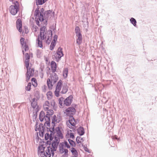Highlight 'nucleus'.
Here are the masks:
<instances>
[{
    "mask_svg": "<svg viewBox=\"0 0 157 157\" xmlns=\"http://www.w3.org/2000/svg\"><path fill=\"white\" fill-rule=\"evenodd\" d=\"M77 106V104H72L71 107H68L65 110L64 113H66L67 116L69 117H72L76 113L75 108Z\"/></svg>",
    "mask_w": 157,
    "mask_h": 157,
    "instance_id": "1",
    "label": "nucleus"
},
{
    "mask_svg": "<svg viewBox=\"0 0 157 157\" xmlns=\"http://www.w3.org/2000/svg\"><path fill=\"white\" fill-rule=\"evenodd\" d=\"M73 96L72 95H69L63 101V104L67 106H69L71 105L73 101Z\"/></svg>",
    "mask_w": 157,
    "mask_h": 157,
    "instance_id": "2",
    "label": "nucleus"
},
{
    "mask_svg": "<svg viewBox=\"0 0 157 157\" xmlns=\"http://www.w3.org/2000/svg\"><path fill=\"white\" fill-rule=\"evenodd\" d=\"M25 60L24 61V66L26 67H28L29 66L30 56L28 53H26L25 54Z\"/></svg>",
    "mask_w": 157,
    "mask_h": 157,
    "instance_id": "3",
    "label": "nucleus"
},
{
    "mask_svg": "<svg viewBox=\"0 0 157 157\" xmlns=\"http://www.w3.org/2000/svg\"><path fill=\"white\" fill-rule=\"evenodd\" d=\"M16 26L18 31L21 33L22 32V22L20 18L17 19L16 22Z\"/></svg>",
    "mask_w": 157,
    "mask_h": 157,
    "instance_id": "4",
    "label": "nucleus"
},
{
    "mask_svg": "<svg viewBox=\"0 0 157 157\" xmlns=\"http://www.w3.org/2000/svg\"><path fill=\"white\" fill-rule=\"evenodd\" d=\"M61 129L62 128L59 126L56 127V133L58 137L60 138V139H63L64 137L61 130Z\"/></svg>",
    "mask_w": 157,
    "mask_h": 157,
    "instance_id": "5",
    "label": "nucleus"
},
{
    "mask_svg": "<svg viewBox=\"0 0 157 157\" xmlns=\"http://www.w3.org/2000/svg\"><path fill=\"white\" fill-rule=\"evenodd\" d=\"M76 36L77 37V38L76 40V43L78 45H80L82 42V35L81 33H80L76 34Z\"/></svg>",
    "mask_w": 157,
    "mask_h": 157,
    "instance_id": "6",
    "label": "nucleus"
},
{
    "mask_svg": "<svg viewBox=\"0 0 157 157\" xmlns=\"http://www.w3.org/2000/svg\"><path fill=\"white\" fill-rule=\"evenodd\" d=\"M10 13L13 15H16L19 10L17 8H15L13 6L11 5L9 8Z\"/></svg>",
    "mask_w": 157,
    "mask_h": 157,
    "instance_id": "7",
    "label": "nucleus"
},
{
    "mask_svg": "<svg viewBox=\"0 0 157 157\" xmlns=\"http://www.w3.org/2000/svg\"><path fill=\"white\" fill-rule=\"evenodd\" d=\"M51 68L52 73H54L56 71L57 68V64L55 61H52L51 63Z\"/></svg>",
    "mask_w": 157,
    "mask_h": 157,
    "instance_id": "8",
    "label": "nucleus"
},
{
    "mask_svg": "<svg viewBox=\"0 0 157 157\" xmlns=\"http://www.w3.org/2000/svg\"><path fill=\"white\" fill-rule=\"evenodd\" d=\"M77 133L80 136L83 135L85 133L84 128L82 126H80L77 129Z\"/></svg>",
    "mask_w": 157,
    "mask_h": 157,
    "instance_id": "9",
    "label": "nucleus"
},
{
    "mask_svg": "<svg viewBox=\"0 0 157 157\" xmlns=\"http://www.w3.org/2000/svg\"><path fill=\"white\" fill-rule=\"evenodd\" d=\"M63 86V81L62 80H60L57 82L56 84V90H60Z\"/></svg>",
    "mask_w": 157,
    "mask_h": 157,
    "instance_id": "10",
    "label": "nucleus"
},
{
    "mask_svg": "<svg viewBox=\"0 0 157 157\" xmlns=\"http://www.w3.org/2000/svg\"><path fill=\"white\" fill-rule=\"evenodd\" d=\"M51 150H46L45 152L44 151V154H42L41 157H51Z\"/></svg>",
    "mask_w": 157,
    "mask_h": 157,
    "instance_id": "11",
    "label": "nucleus"
},
{
    "mask_svg": "<svg viewBox=\"0 0 157 157\" xmlns=\"http://www.w3.org/2000/svg\"><path fill=\"white\" fill-rule=\"evenodd\" d=\"M68 90V86L66 84H64L63 86L62 90L61 92L62 94H66Z\"/></svg>",
    "mask_w": 157,
    "mask_h": 157,
    "instance_id": "12",
    "label": "nucleus"
},
{
    "mask_svg": "<svg viewBox=\"0 0 157 157\" xmlns=\"http://www.w3.org/2000/svg\"><path fill=\"white\" fill-rule=\"evenodd\" d=\"M48 0H35L36 5H41L44 3Z\"/></svg>",
    "mask_w": 157,
    "mask_h": 157,
    "instance_id": "13",
    "label": "nucleus"
},
{
    "mask_svg": "<svg viewBox=\"0 0 157 157\" xmlns=\"http://www.w3.org/2000/svg\"><path fill=\"white\" fill-rule=\"evenodd\" d=\"M52 10H48L44 12V16L46 19H48L49 17V15L51 14Z\"/></svg>",
    "mask_w": 157,
    "mask_h": 157,
    "instance_id": "14",
    "label": "nucleus"
},
{
    "mask_svg": "<svg viewBox=\"0 0 157 157\" xmlns=\"http://www.w3.org/2000/svg\"><path fill=\"white\" fill-rule=\"evenodd\" d=\"M47 84L48 89L49 90L52 89L53 86V85L52 84V81L50 80V78H48L47 79Z\"/></svg>",
    "mask_w": 157,
    "mask_h": 157,
    "instance_id": "15",
    "label": "nucleus"
},
{
    "mask_svg": "<svg viewBox=\"0 0 157 157\" xmlns=\"http://www.w3.org/2000/svg\"><path fill=\"white\" fill-rule=\"evenodd\" d=\"M60 145H62V147L65 146L68 149H69L71 148L69 144L67 142L66 140H64V142H63L60 143Z\"/></svg>",
    "mask_w": 157,
    "mask_h": 157,
    "instance_id": "16",
    "label": "nucleus"
},
{
    "mask_svg": "<svg viewBox=\"0 0 157 157\" xmlns=\"http://www.w3.org/2000/svg\"><path fill=\"white\" fill-rule=\"evenodd\" d=\"M68 69L66 67L64 68L63 72V76L64 78H67L68 76Z\"/></svg>",
    "mask_w": 157,
    "mask_h": 157,
    "instance_id": "17",
    "label": "nucleus"
},
{
    "mask_svg": "<svg viewBox=\"0 0 157 157\" xmlns=\"http://www.w3.org/2000/svg\"><path fill=\"white\" fill-rule=\"evenodd\" d=\"M51 105L53 107V109L56 111L57 108V105L54 100H52L51 101Z\"/></svg>",
    "mask_w": 157,
    "mask_h": 157,
    "instance_id": "18",
    "label": "nucleus"
},
{
    "mask_svg": "<svg viewBox=\"0 0 157 157\" xmlns=\"http://www.w3.org/2000/svg\"><path fill=\"white\" fill-rule=\"evenodd\" d=\"M130 21L131 23L134 26L136 27L137 22L136 20L134 18L131 17L130 19Z\"/></svg>",
    "mask_w": 157,
    "mask_h": 157,
    "instance_id": "19",
    "label": "nucleus"
},
{
    "mask_svg": "<svg viewBox=\"0 0 157 157\" xmlns=\"http://www.w3.org/2000/svg\"><path fill=\"white\" fill-rule=\"evenodd\" d=\"M46 95L48 100L51 99L53 96L52 93L51 91H49L47 93Z\"/></svg>",
    "mask_w": 157,
    "mask_h": 157,
    "instance_id": "20",
    "label": "nucleus"
},
{
    "mask_svg": "<svg viewBox=\"0 0 157 157\" xmlns=\"http://www.w3.org/2000/svg\"><path fill=\"white\" fill-rule=\"evenodd\" d=\"M71 152L72 153V154L74 155V156H78V152L74 148L71 147Z\"/></svg>",
    "mask_w": 157,
    "mask_h": 157,
    "instance_id": "21",
    "label": "nucleus"
},
{
    "mask_svg": "<svg viewBox=\"0 0 157 157\" xmlns=\"http://www.w3.org/2000/svg\"><path fill=\"white\" fill-rule=\"evenodd\" d=\"M52 126L51 127V133H52V134H53V135H55L56 133V128H55V127L56 126V125L55 124H52Z\"/></svg>",
    "mask_w": 157,
    "mask_h": 157,
    "instance_id": "22",
    "label": "nucleus"
},
{
    "mask_svg": "<svg viewBox=\"0 0 157 157\" xmlns=\"http://www.w3.org/2000/svg\"><path fill=\"white\" fill-rule=\"evenodd\" d=\"M46 33L47 35H48V37L49 36V37H50L51 38H52V31L51 30H48Z\"/></svg>",
    "mask_w": 157,
    "mask_h": 157,
    "instance_id": "23",
    "label": "nucleus"
},
{
    "mask_svg": "<svg viewBox=\"0 0 157 157\" xmlns=\"http://www.w3.org/2000/svg\"><path fill=\"white\" fill-rule=\"evenodd\" d=\"M56 43L52 41L50 46L49 49L50 50H53L56 45Z\"/></svg>",
    "mask_w": 157,
    "mask_h": 157,
    "instance_id": "24",
    "label": "nucleus"
},
{
    "mask_svg": "<svg viewBox=\"0 0 157 157\" xmlns=\"http://www.w3.org/2000/svg\"><path fill=\"white\" fill-rule=\"evenodd\" d=\"M34 96L36 97L37 100H38L40 98V94L39 91L36 90L35 92Z\"/></svg>",
    "mask_w": 157,
    "mask_h": 157,
    "instance_id": "25",
    "label": "nucleus"
},
{
    "mask_svg": "<svg viewBox=\"0 0 157 157\" xmlns=\"http://www.w3.org/2000/svg\"><path fill=\"white\" fill-rule=\"evenodd\" d=\"M40 8V6H37V8L35 10V12L34 14V16L35 17H37L40 11L39 10Z\"/></svg>",
    "mask_w": 157,
    "mask_h": 157,
    "instance_id": "26",
    "label": "nucleus"
},
{
    "mask_svg": "<svg viewBox=\"0 0 157 157\" xmlns=\"http://www.w3.org/2000/svg\"><path fill=\"white\" fill-rule=\"evenodd\" d=\"M63 53H62V54L59 53H56L55 55H54V56L55 58H57L61 59L62 57H63L64 56Z\"/></svg>",
    "mask_w": 157,
    "mask_h": 157,
    "instance_id": "27",
    "label": "nucleus"
},
{
    "mask_svg": "<svg viewBox=\"0 0 157 157\" xmlns=\"http://www.w3.org/2000/svg\"><path fill=\"white\" fill-rule=\"evenodd\" d=\"M63 99L64 98L63 97H61L59 99V107L60 108H62V106L63 101Z\"/></svg>",
    "mask_w": 157,
    "mask_h": 157,
    "instance_id": "28",
    "label": "nucleus"
},
{
    "mask_svg": "<svg viewBox=\"0 0 157 157\" xmlns=\"http://www.w3.org/2000/svg\"><path fill=\"white\" fill-rule=\"evenodd\" d=\"M57 116L56 115H54L52 117V124H55V122L57 121Z\"/></svg>",
    "mask_w": 157,
    "mask_h": 157,
    "instance_id": "29",
    "label": "nucleus"
},
{
    "mask_svg": "<svg viewBox=\"0 0 157 157\" xmlns=\"http://www.w3.org/2000/svg\"><path fill=\"white\" fill-rule=\"evenodd\" d=\"M31 83L29 82L27 84V86H26L25 89L28 91H30L31 89Z\"/></svg>",
    "mask_w": 157,
    "mask_h": 157,
    "instance_id": "30",
    "label": "nucleus"
},
{
    "mask_svg": "<svg viewBox=\"0 0 157 157\" xmlns=\"http://www.w3.org/2000/svg\"><path fill=\"white\" fill-rule=\"evenodd\" d=\"M36 41H37V43L38 44V47H39L40 48H43V44L42 41V40H40V39L38 40V38L36 39Z\"/></svg>",
    "mask_w": 157,
    "mask_h": 157,
    "instance_id": "31",
    "label": "nucleus"
},
{
    "mask_svg": "<svg viewBox=\"0 0 157 157\" xmlns=\"http://www.w3.org/2000/svg\"><path fill=\"white\" fill-rule=\"evenodd\" d=\"M51 80L53 82V84H55L58 80V78H55L54 79V77L52 75H51Z\"/></svg>",
    "mask_w": 157,
    "mask_h": 157,
    "instance_id": "32",
    "label": "nucleus"
},
{
    "mask_svg": "<svg viewBox=\"0 0 157 157\" xmlns=\"http://www.w3.org/2000/svg\"><path fill=\"white\" fill-rule=\"evenodd\" d=\"M82 147H83L84 150L85 151L88 152L89 153L91 152L87 148L86 144L84 145L83 144H82Z\"/></svg>",
    "mask_w": 157,
    "mask_h": 157,
    "instance_id": "33",
    "label": "nucleus"
},
{
    "mask_svg": "<svg viewBox=\"0 0 157 157\" xmlns=\"http://www.w3.org/2000/svg\"><path fill=\"white\" fill-rule=\"evenodd\" d=\"M43 145H40L38 147V153L40 155V154H41V151H42L43 148Z\"/></svg>",
    "mask_w": 157,
    "mask_h": 157,
    "instance_id": "34",
    "label": "nucleus"
},
{
    "mask_svg": "<svg viewBox=\"0 0 157 157\" xmlns=\"http://www.w3.org/2000/svg\"><path fill=\"white\" fill-rule=\"evenodd\" d=\"M25 39L24 38L21 37L20 39V42L21 45L23 46L24 44H26V43L25 41Z\"/></svg>",
    "mask_w": 157,
    "mask_h": 157,
    "instance_id": "35",
    "label": "nucleus"
},
{
    "mask_svg": "<svg viewBox=\"0 0 157 157\" xmlns=\"http://www.w3.org/2000/svg\"><path fill=\"white\" fill-rule=\"evenodd\" d=\"M75 34L81 33L80 28L78 26H76L75 27Z\"/></svg>",
    "mask_w": 157,
    "mask_h": 157,
    "instance_id": "36",
    "label": "nucleus"
},
{
    "mask_svg": "<svg viewBox=\"0 0 157 157\" xmlns=\"http://www.w3.org/2000/svg\"><path fill=\"white\" fill-rule=\"evenodd\" d=\"M26 68V71H28V72H29V73H28V74H29V76L31 78V77H33L34 76V73H32V72H31H31L29 71H30V69L29 68V69H28V67H27V68Z\"/></svg>",
    "mask_w": 157,
    "mask_h": 157,
    "instance_id": "37",
    "label": "nucleus"
},
{
    "mask_svg": "<svg viewBox=\"0 0 157 157\" xmlns=\"http://www.w3.org/2000/svg\"><path fill=\"white\" fill-rule=\"evenodd\" d=\"M45 113L44 112L43 110L41 111L40 113L39 117L44 118L45 117Z\"/></svg>",
    "mask_w": 157,
    "mask_h": 157,
    "instance_id": "38",
    "label": "nucleus"
},
{
    "mask_svg": "<svg viewBox=\"0 0 157 157\" xmlns=\"http://www.w3.org/2000/svg\"><path fill=\"white\" fill-rule=\"evenodd\" d=\"M52 147H57L59 145V144L56 143L55 140H52Z\"/></svg>",
    "mask_w": 157,
    "mask_h": 157,
    "instance_id": "39",
    "label": "nucleus"
},
{
    "mask_svg": "<svg viewBox=\"0 0 157 157\" xmlns=\"http://www.w3.org/2000/svg\"><path fill=\"white\" fill-rule=\"evenodd\" d=\"M56 53H58L61 54L63 53V48L60 47H59L56 51Z\"/></svg>",
    "mask_w": 157,
    "mask_h": 157,
    "instance_id": "40",
    "label": "nucleus"
},
{
    "mask_svg": "<svg viewBox=\"0 0 157 157\" xmlns=\"http://www.w3.org/2000/svg\"><path fill=\"white\" fill-rule=\"evenodd\" d=\"M50 134L48 132H47L44 135V139L45 140H48L49 139V138L50 137Z\"/></svg>",
    "mask_w": 157,
    "mask_h": 157,
    "instance_id": "41",
    "label": "nucleus"
},
{
    "mask_svg": "<svg viewBox=\"0 0 157 157\" xmlns=\"http://www.w3.org/2000/svg\"><path fill=\"white\" fill-rule=\"evenodd\" d=\"M63 147L62 146V145H60L59 144V152L61 154H63L64 152V149L63 148Z\"/></svg>",
    "mask_w": 157,
    "mask_h": 157,
    "instance_id": "42",
    "label": "nucleus"
},
{
    "mask_svg": "<svg viewBox=\"0 0 157 157\" xmlns=\"http://www.w3.org/2000/svg\"><path fill=\"white\" fill-rule=\"evenodd\" d=\"M28 73H29V72H28V71H26V73L25 74V76L26 77V81L27 82L29 81L30 78V77L29 75V74H28Z\"/></svg>",
    "mask_w": 157,
    "mask_h": 157,
    "instance_id": "43",
    "label": "nucleus"
},
{
    "mask_svg": "<svg viewBox=\"0 0 157 157\" xmlns=\"http://www.w3.org/2000/svg\"><path fill=\"white\" fill-rule=\"evenodd\" d=\"M52 39L50 37H47V39L45 40V42L46 44L48 45H49L51 43Z\"/></svg>",
    "mask_w": 157,
    "mask_h": 157,
    "instance_id": "44",
    "label": "nucleus"
},
{
    "mask_svg": "<svg viewBox=\"0 0 157 157\" xmlns=\"http://www.w3.org/2000/svg\"><path fill=\"white\" fill-rule=\"evenodd\" d=\"M60 90H55L54 91V94L56 97H58L59 96V92Z\"/></svg>",
    "mask_w": 157,
    "mask_h": 157,
    "instance_id": "45",
    "label": "nucleus"
},
{
    "mask_svg": "<svg viewBox=\"0 0 157 157\" xmlns=\"http://www.w3.org/2000/svg\"><path fill=\"white\" fill-rule=\"evenodd\" d=\"M41 52L40 51L39 49H37L36 51V56L38 58H40L41 56Z\"/></svg>",
    "mask_w": 157,
    "mask_h": 157,
    "instance_id": "46",
    "label": "nucleus"
},
{
    "mask_svg": "<svg viewBox=\"0 0 157 157\" xmlns=\"http://www.w3.org/2000/svg\"><path fill=\"white\" fill-rule=\"evenodd\" d=\"M35 19L36 24L39 27H40V24L39 20H38V18H37V17H35Z\"/></svg>",
    "mask_w": 157,
    "mask_h": 157,
    "instance_id": "47",
    "label": "nucleus"
},
{
    "mask_svg": "<svg viewBox=\"0 0 157 157\" xmlns=\"http://www.w3.org/2000/svg\"><path fill=\"white\" fill-rule=\"evenodd\" d=\"M66 124L67 126L69 128L72 129L74 131H75V128L73 127L72 126H71L68 123H67V121L66 122Z\"/></svg>",
    "mask_w": 157,
    "mask_h": 157,
    "instance_id": "48",
    "label": "nucleus"
},
{
    "mask_svg": "<svg viewBox=\"0 0 157 157\" xmlns=\"http://www.w3.org/2000/svg\"><path fill=\"white\" fill-rule=\"evenodd\" d=\"M45 29H46V27L44 26L41 27L40 29V31L43 32L44 33Z\"/></svg>",
    "mask_w": 157,
    "mask_h": 157,
    "instance_id": "49",
    "label": "nucleus"
},
{
    "mask_svg": "<svg viewBox=\"0 0 157 157\" xmlns=\"http://www.w3.org/2000/svg\"><path fill=\"white\" fill-rule=\"evenodd\" d=\"M54 138H55V141L56 142V143H57L59 144V141H60V138L58 137H56V136H54Z\"/></svg>",
    "mask_w": 157,
    "mask_h": 157,
    "instance_id": "50",
    "label": "nucleus"
},
{
    "mask_svg": "<svg viewBox=\"0 0 157 157\" xmlns=\"http://www.w3.org/2000/svg\"><path fill=\"white\" fill-rule=\"evenodd\" d=\"M57 38L58 36L56 34L53 37V39L52 40V41L56 43V41H57Z\"/></svg>",
    "mask_w": 157,
    "mask_h": 157,
    "instance_id": "51",
    "label": "nucleus"
},
{
    "mask_svg": "<svg viewBox=\"0 0 157 157\" xmlns=\"http://www.w3.org/2000/svg\"><path fill=\"white\" fill-rule=\"evenodd\" d=\"M32 104V106H31V107L33 109H35L36 106L38 105L37 102V101L33 103Z\"/></svg>",
    "mask_w": 157,
    "mask_h": 157,
    "instance_id": "52",
    "label": "nucleus"
},
{
    "mask_svg": "<svg viewBox=\"0 0 157 157\" xmlns=\"http://www.w3.org/2000/svg\"><path fill=\"white\" fill-rule=\"evenodd\" d=\"M52 133H51V134H50V137L49 138V140H50L51 141H52V140H53L54 138V135H53V134H52Z\"/></svg>",
    "mask_w": 157,
    "mask_h": 157,
    "instance_id": "53",
    "label": "nucleus"
},
{
    "mask_svg": "<svg viewBox=\"0 0 157 157\" xmlns=\"http://www.w3.org/2000/svg\"><path fill=\"white\" fill-rule=\"evenodd\" d=\"M69 117V119L68 121V122L70 124L73 121H75V119L73 117V116H72V117Z\"/></svg>",
    "mask_w": 157,
    "mask_h": 157,
    "instance_id": "54",
    "label": "nucleus"
},
{
    "mask_svg": "<svg viewBox=\"0 0 157 157\" xmlns=\"http://www.w3.org/2000/svg\"><path fill=\"white\" fill-rule=\"evenodd\" d=\"M38 100H37V99L36 98H33V99H32V101H30V102H31V106H32V105H33V103H34V102H36V101H37Z\"/></svg>",
    "mask_w": 157,
    "mask_h": 157,
    "instance_id": "55",
    "label": "nucleus"
},
{
    "mask_svg": "<svg viewBox=\"0 0 157 157\" xmlns=\"http://www.w3.org/2000/svg\"><path fill=\"white\" fill-rule=\"evenodd\" d=\"M46 146H43V148L42 151H41V154H40V156H41L42 154H44V151H45V149Z\"/></svg>",
    "mask_w": 157,
    "mask_h": 157,
    "instance_id": "56",
    "label": "nucleus"
},
{
    "mask_svg": "<svg viewBox=\"0 0 157 157\" xmlns=\"http://www.w3.org/2000/svg\"><path fill=\"white\" fill-rule=\"evenodd\" d=\"M58 120H62L63 119L62 116H61V114L60 113H58L57 115Z\"/></svg>",
    "mask_w": 157,
    "mask_h": 157,
    "instance_id": "57",
    "label": "nucleus"
},
{
    "mask_svg": "<svg viewBox=\"0 0 157 157\" xmlns=\"http://www.w3.org/2000/svg\"><path fill=\"white\" fill-rule=\"evenodd\" d=\"M46 36L45 35V34L44 33L43 34L42 36L40 37V39L41 40H44L46 39Z\"/></svg>",
    "mask_w": 157,
    "mask_h": 157,
    "instance_id": "58",
    "label": "nucleus"
},
{
    "mask_svg": "<svg viewBox=\"0 0 157 157\" xmlns=\"http://www.w3.org/2000/svg\"><path fill=\"white\" fill-rule=\"evenodd\" d=\"M38 18H45V17L44 16V13H39L38 15L37 16Z\"/></svg>",
    "mask_w": 157,
    "mask_h": 157,
    "instance_id": "59",
    "label": "nucleus"
},
{
    "mask_svg": "<svg viewBox=\"0 0 157 157\" xmlns=\"http://www.w3.org/2000/svg\"><path fill=\"white\" fill-rule=\"evenodd\" d=\"M14 5H12V6H13L15 8H17V9H18L19 10H20V6H19V4H13Z\"/></svg>",
    "mask_w": 157,
    "mask_h": 157,
    "instance_id": "60",
    "label": "nucleus"
},
{
    "mask_svg": "<svg viewBox=\"0 0 157 157\" xmlns=\"http://www.w3.org/2000/svg\"><path fill=\"white\" fill-rule=\"evenodd\" d=\"M81 137L80 136H77L76 139V141L78 144L81 143V142L79 141V139H80Z\"/></svg>",
    "mask_w": 157,
    "mask_h": 157,
    "instance_id": "61",
    "label": "nucleus"
},
{
    "mask_svg": "<svg viewBox=\"0 0 157 157\" xmlns=\"http://www.w3.org/2000/svg\"><path fill=\"white\" fill-rule=\"evenodd\" d=\"M44 33H43V32H42L40 31V34H39L37 36V38H38V40L40 39V37L42 36L43 34Z\"/></svg>",
    "mask_w": 157,
    "mask_h": 157,
    "instance_id": "62",
    "label": "nucleus"
},
{
    "mask_svg": "<svg viewBox=\"0 0 157 157\" xmlns=\"http://www.w3.org/2000/svg\"><path fill=\"white\" fill-rule=\"evenodd\" d=\"M70 146L72 147H75L76 146V144L75 142L73 140V141L70 143Z\"/></svg>",
    "mask_w": 157,
    "mask_h": 157,
    "instance_id": "63",
    "label": "nucleus"
},
{
    "mask_svg": "<svg viewBox=\"0 0 157 157\" xmlns=\"http://www.w3.org/2000/svg\"><path fill=\"white\" fill-rule=\"evenodd\" d=\"M49 104L50 103L49 101H45L44 104L43 106H44V105H45L49 107Z\"/></svg>",
    "mask_w": 157,
    "mask_h": 157,
    "instance_id": "64",
    "label": "nucleus"
}]
</instances>
